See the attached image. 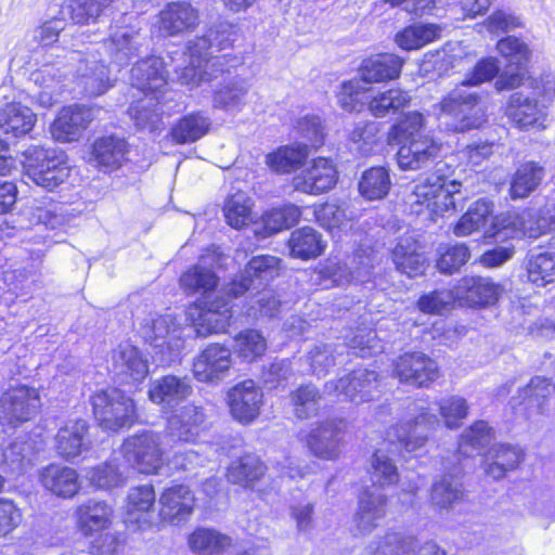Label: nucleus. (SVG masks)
I'll list each match as a JSON object with an SVG mask.
<instances>
[{"label": "nucleus", "instance_id": "nucleus-18", "mask_svg": "<svg viewBox=\"0 0 555 555\" xmlns=\"http://www.w3.org/2000/svg\"><path fill=\"white\" fill-rule=\"evenodd\" d=\"M442 145L431 135H420L403 142L397 153L398 166L402 170H420L436 163Z\"/></svg>", "mask_w": 555, "mask_h": 555}, {"label": "nucleus", "instance_id": "nucleus-64", "mask_svg": "<svg viewBox=\"0 0 555 555\" xmlns=\"http://www.w3.org/2000/svg\"><path fill=\"white\" fill-rule=\"evenodd\" d=\"M60 156V152L53 149H46L41 145H30L23 152V166L25 175L28 179L33 177L34 171H39L48 165L55 162Z\"/></svg>", "mask_w": 555, "mask_h": 555}, {"label": "nucleus", "instance_id": "nucleus-55", "mask_svg": "<svg viewBox=\"0 0 555 555\" xmlns=\"http://www.w3.org/2000/svg\"><path fill=\"white\" fill-rule=\"evenodd\" d=\"M253 203L244 192L232 194L223 207L224 217L230 227L241 229L253 220Z\"/></svg>", "mask_w": 555, "mask_h": 555}, {"label": "nucleus", "instance_id": "nucleus-36", "mask_svg": "<svg viewBox=\"0 0 555 555\" xmlns=\"http://www.w3.org/2000/svg\"><path fill=\"white\" fill-rule=\"evenodd\" d=\"M238 35L234 27L229 22L219 21L208 28L206 34L190 41L188 51L195 54L197 49L207 55L208 50L217 49L218 51L230 48L237 39Z\"/></svg>", "mask_w": 555, "mask_h": 555}, {"label": "nucleus", "instance_id": "nucleus-34", "mask_svg": "<svg viewBox=\"0 0 555 555\" xmlns=\"http://www.w3.org/2000/svg\"><path fill=\"white\" fill-rule=\"evenodd\" d=\"M403 60L395 54H378L363 61L361 80L367 83L383 82L399 77Z\"/></svg>", "mask_w": 555, "mask_h": 555}, {"label": "nucleus", "instance_id": "nucleus-1", "mask_svg": "<svg viewBox=\"0 0 555 555\" xmlns=\"http://www.w3.org/2000/svg\"><path fill=\"white\" fill-rule=\"evenodd\" d=\"M205 418L203 406L186 404L167 418L164 434L144 431L127 438L122 444L124 456L138 472L156 474L164 463V439L171 446L192 443L198 438Z\"/></svg>", "mask_w": 555, "mask_h": 555}, {"label": "nucleus", "instance_id": "nucleus-2", "mask_svg": "<svg viewBox=\"0 0 555 555\" xmlns=\"http://www.w3.org/2000/svg\"><path fill=\"white\" fill-rule=\"evenodd\" d=\"M530 94L516 91L507 100L505 115L519 130H544L547 128L548 107L555 100V78L542 75L530 78Z\"/></svg>", "mask_w": 555, "mask_h": 555}, {"label": "nucleus", "instance_id": "nucleus-17", "mask_svg": "<svg viewBox=\"0 0 555 555\" xmlns=\"http://www.w3.org/2000/svg\"><path fill=\"white\" fill-rule=\"evenodd\" d=\"M393 373L400 382L418 387L427 386L439 375L437 363L421 351H409L399 357Z\"/></svg>", "mask_w": 555, "mask_h": 555}, {"label": "nucleus", "instance_id": "nucleus-56", "mask_svg": "<svg viewBox=\"0 0 555 555\" xmlns=\"http://www.w3.org/2000/svg\"><path fill=\"white\" fill-rule=\"evenodd\" d=\"M415 539L400 532H387L369 545V555H405L414 550Z\"/></svg>", "mask_w": 555, "mask_h": 555}, {"label": "nucleus", "instance_id": "nucleus-53", "mask_svg": "<svg viewBox=\"0 0 555 555\" xmlns=\"http://www.w3.org/2000/svg\"><path fill=\"white\" fill-rule=\"evenodd\" d=\"M297 418L307 420L318 414L322 396L312 384L301 385L289 395Z\"/></svg>", "mask_w": 555, "mask_h": 555}, {"label": "nucleus", "instance_id": "nucleus-39", "mask_svg": "<svg viewBox=\"0 0 555 555\" xmlns=\"http://www.w3.org/2000/svg\"><path fill=\"white\" fill-rule=\"evenodd\" d=\"M113 511L103 501L89 500L76 509L77 524L85 534L106 529Z\"/></svg>", "mask_w": 555, "mask_h": 555}, {"label": "nucleus", "instance_id": "nucleus-47", "mask_svg": "<svg viewBox=\"0 0 555 555\" xmlns=\"http://www.w3.org/2000/svg\"><path fill=\"white\" fill-rule=\"evenodd\" d=\"M264 470L266 467L259 456L245 454L230 464L227 477L232 483L249 486L260 479Z\"/></svg>", "mask_w": 555, "mask_h": 555}, {"label": "nucleus", "instance_id": "nucleus-24", "mask_svg": "<svg viewBox=\"0 0 555 555\" xmlns=\"http://www.w3.org/2000/svg\"><path fill=\"white\" fill-rule=\"evenodd\" d=\"M233 364L231 349H203L193 361V374L202 383H219Z\"/></svg>", "mask_w": 555, "mask_h": 555}, {"label": "nucleus", "instance_id": "nucleus-20", "mask_svg": "<svg viewBox=\"0 0 555 555\" xmlns=\"http://www.w3.org/2000/svg\"><path fill=\"white\" fill-rule=\"evenodd\" d=\"M344 420L332 418L317 423L305 441L313 455L323 460H334L339 453V436L345 430Z\"/></svg>", "mask_w": 555, "mask_h": 555}, {"label": "nucleus", "instance_id": "nucleus-61", "mask_svg": "<svg viewBox=\"0 0 555 555\" xmlns=\"http://www.w3.org/2000/svg\"><path fill=\"white\" fill-rule=\"evenodd\" d=\"M379 139V124L376 121H359L350 132V141L362 155L370 154Z\"/></svg>", "mask_w": 555, "mask_h": 555}, {"label": "nucleus", "instance_id": "nucleus-9", "mask_svg": "<svg viewBox=\"0 0 555 555\" xmlns=\"http://www.w3.org/2000/svg\"><path fill=\"white\" fill-rule=\"evenodd\" d=\"M40 406L36 388L26 385L11 387L0 398V425L14 428L33 418Z\"/></svg>", "mask_w": 555, "mask_h": 555}, {"label": "nucleus", "instance_id": "nucleus-14", "mask_svg": "<svg viewBox=\"0 0 555 555\" xmlns=\"http://www.w3.org/2000/svg\"><path fill=\"white\" fill-rule=\"evenodd\" d=\"M156 494L152 485L133 487L127 495L125 524L131 530L145 531L156 525Z\"/></svg>", "mask_w": 555, "mask_h": 555}, {"label": "nucleus", "instance_id": "nucleus-13", "mask_svg": "<svg viewBox=\"0 0 555 555\" xmlns=\"http://www.w3.org/2000/svg\"><path fill=\"white\" fill-rule=\"evenodd\" d=\"M185 314L196 333L206 336L224 331L232 318V310L229 300L217 297L214 301L197 300Z\"/></svg>", "mask_w": 555, "mask_h": 555}, {"label": "nucleus", "instance_id": "nucleus-30", "mask_svg": "<svg viewBox=\"0 0 555 555\" xmlns=\"http://www.w3.org/2000/svg\"><path fill=\"white\" fill-rule=\"evenodd\" d=\"M39 478L44 489L64 499L73 498L80 488L77 472L59 464L42 468Z\"/></svg>", "mask_w": 555, "mask_h": 555}, {"label": "nucleus", "instance_id": "nucleus-62", "mask_svg": "<svg viewBox=\"0 0 555 555\" xmlns=\"http://www.w3.org/2000/svg\"><path fill=\"white\" fill-rule=\"evenodd\" d=\"M89 483L96 489H109L124 482L122 474L113 462H106L89 468L85 475Z\"/></svg>", "mask_w": 555, "mask_h": 555}, {"label": "nucleus", "instance_id": "nucleus-44", "mask_svg": "<svg viewBox=\"0 0 555 555\" xmlns=\"http://www.w3.org/2000/svg\"><path fill=\"white\" fill-rule=\"evenodd\" d=\"M300 217L301 211L299 207L295 205H285L280 208H274L262 216L261 228L260 224H256L254 232L257 235L267 237L283 229L295 225Z\"/></svg>", "mask_w": 555, "mask_h": 555}, {"label": "nucleus", "instance_id": "nucleus-50", "mask_svg": "<svg viewBox=\"0 0 555 555\" xmlns=\"http://www.w3.org/2000/svg\"><path fill=\"white\" fill-rule=\"evenodd\" d=\"M391 185L388 169L382 166L366 169L359 181V192L370 201L384 198Z\"/></svg>", "mask_w": 555, "mask_h": 555}, {"label": "nucleus", "instance_id": "nucleus-19", "mask_svg": "<svg viewBox=\"0 0 555 555\" xmlns=\"http://www.w3.org/2000/svg\"><path fill=\"white\" fill-rule=\"evenodd\" d=\"M94 117L93 109L86 106L63 107L51 125V134L63 143L78 141Z\"/></svg>", "mask_w": 555, "mask_h": 555}, {"label": "nucleus", "instance_id": "nucleus-29", "mask_svg": "<svg viewBox=\"0 0 555 555\" xmlns=\"http://www.w3.org/2000/svg\"><path fill=\"white\" fill-rule=\"evenodd\" d=\"M502 292L503 288L500 284L481 276H466L456 286L457 299L476 306L494 304Z\"/></svg>", "mask_w": 555, "mask_h": 555}, {"label": "nucleus", "instance_id": "nucleus-48", "mask_svg": "<svg viewBox=\"0 0 555 555\" xmlns=\"http://www.w3.org/2000/svg\"><path fill=\"white\" fill-rule=\"evenodd\" d=\"M441 27L436 24H414L396 35L397 44L406 51L417 50L440 38Z\"/></svg>", "mask_w": 555, "mask_h": 555}, {"label": "nucleus", "instance_id": "nucleus-25", "mask_svg": "<svg viewBox=\"0 0 555 555\" xmlns=\"http://www.w3.org/2000/svg\"><path fill=\"white\" fill-rule=\"evenodd\" d=\"M131 83L146 95L153 94L158 100V93L167 86L163 60L150 56L137 62L131 68Z\"/></svg>", "mask_w": 555, "mask_h": 555}, {"label": "nucleus", "instance_id": "nucleus-52", "mask_svg": "<svg viewBox=\"0 0 555 555\" xmlns=\"http://www.w3.org/2000/svg\"><path fill=\"white\" fill-rule=\"evenodd\" d=\"M114 0H67L63 14L75 24L95 23L103 10Z\"/></svg>", "mask_w": 555, "mask_h": 555}, {"label": "nucleus", "instance_id": "nucleus-16", "mask_svg": "<svg viewBox=\"0 0 555 555\" xmlns=\"http://www.w3.org/2000/svg\"><path fill=\"white\" fill-rule=\"evenodd\" d=\"M189 53L192 59L190 65L182 68L178 76L179 82L189 89L209 83L219 78L223 73L230 70L228 55L206 59V55L198 49L195 54H192L190 51ZM235 65H231V67Z\"/></svg>", "mask_w": 555, "mask_h": 555}, {"label": "nucleus", "instance_id": "nucleus-58", "mask_svg": "<svg viewBox=\"0 0 555 555\" xmlns=\"http://www.w3.org/2000/svg\"><path fill=\"white\" fill-rule=\"evenodd\" d=\"M554 391V385L550 378L534 376L521 390V396L530 406H534L538 413L544 414L548 408V400Z\"/></svg>", "mask_w": 555, "mask_h": 555}, {"label": "nucleus", "instance_id": "nucleus-31", "mask_svg": "<svg viewBox=\"0 0 555 555\" xmlns=\"http://www.w3.org/2000/svg\"><path fill=\"white\" fill-rule=\"evenodd\" d=\"M87 434L88 424L83 420L69 422L60 428L55 436L59 455L70 461L87 451L90 446Z\"/></svg>", "mask_w": 555, "mask_h": 555}, {"label": "nucleus", "instance_id": "nucleus-32", "mask_svg": "<svg viewBox=\"0 0 555 555\" xmlns=\"http://www.w3.org/2000/svg\"><path fill=\"white\" fill-rule=\"evenodd\" d=\"M392 257L397 269L410 278L423 274L428 266L425 255L420 251V245L412 235L399 238Z\"/></svg>", "mask_w": 555, "mask_h": 555}, {"label": "nucleus", "instance_id": "nucleus-12", "mask_svg": "<svg viewBox=\"0 0 555 555\" xmlns=\"http://www.w3.org/2000/svg\"><path fill=\"white\" fill-rule=\"evenodd\" d=\"M142 40L140 29L125 15L111 25L103 47L113 62L125 65L140 53Z\"/></svg>", "mask_w": 555, "mask_h": 555}, {"label": "nucleus", "instance_id": "nucleus-26", "mask_svg": "<svg viewBox=\"0 0 555 555\" xmlns=\"http://www.w3.org/2000/svg\"><path fill=\"white\" fill-rule=\"evenodd\" d=\"M387 501V496L377 489L363 490L354 516L356 530L360 534H369L378 526V521L386 516Z\"/></svg>", "mask_w": 555, "mask_h": 555}, {"label": "nucleus", "instance_id": "nucleus-42", "mask_svg": "<svg viewBox=\"0 0 555 555\" xmlns=\"http://www.w3.org/2000/svg\"><path fill=\"white\" fill-rule=\"evenodd\" d=\"M211 121L208 116L197 112L180 118L171 128L170 135L177 144H188L199 140L210 129Z\"/></svg>", "mask_w": 555, "mask_h": 555}, {"label": "nucleus", "instance_id": "nucleus-27", "mask_svg": "<svg viewBox=\"0 0 555 555\" xmlns=\"http://www.w3.org/2000/svg\"><path fill=\"white\" fill-rule=\"evenodd\" d=\"M75 82L79 92L89 96L101 95L112 87L108 68L93 56L78 62Z\"/></svg>", "mask_w": 555, "mask_h": 555}, {"label": "nucleus", "instance_id": "nucleus-57", "mask_svg": "<svg viewBox=\"0 0 555 555\" xmlns=\"http://www.w3.org/2000/svg\"><path fill=\"white\" fill-rule=\"evenodd\" d=\"M192 551L212 554L223 551L231 544V539L212 529L199 528L189 537Z\"/></svg>", "mask_w": 555, "mask_h": 555}, {"label": "nucleus", "instance_id": "nucleus-51", "mask_svg": "<svg viewBox=\"0 0 555 555\" xmlns=\"http://www.w3.org/2000/svg\"><path fill=\"white\" fill-rule=\"evenodd\" d=\"M492 214V203L480 198L472 204L454 227L456 236H467L479 231Z\"/></svg>", "mask_w": 555, "mask_h": 555}, {"label": "nucleus", "instance_id": "nucleus-33", "mask_svg": "<svg viewBox=\"0 0 555 555\" xmlns=\"http://www.w3.org/2000/svg\"><path fill=\"white\" fill-rule=\"evenodd\" d=\"M522 457L521 450L516 447L494 444L485 455V473L495 480L502 479L508 472L517 468Z\"/></svg>", "mask_w": 555, "mask_h": 555}, {"label": "nucleus", "instance_id": "nucleus-5", "mask_svg": "<svg viewBox=\"0 0 555 555\" xmlns=\"http://www.w3.org/2000/svg\"><path fill=\"white\" fill-rule=\"evenodd\" d=\"M91 403L99 426L106 431L117 433L137 422L133 399L118 388L98 391L92 396Z\"/></svg>", "mask_w": 555, "mask_h": 555}, {"label": "nucleus", "instance_id": "nucleus-3", "mask_svg": "<svg viewBox=\"0 0 555 555\" xmlns=\"http://www.w3.org/2000/svg\"><path fill=\"white\" fill-rule=\"evenodd\" d=\"M448 169L446 163H436L435 171L415 184L408 203L416 214L422 212L424 207L436 217L455 210L454 196L460 192L461 183L448 180L444 173Z\"/></svg>", "mask_w": 555, "mask_h": 555}, {"label": "nucleus", "instance_id": "nucleus-49", "mask_svg": "<svg viewBox=\"0 0 555 555\" xmlns=\"http://www.w3.org/2000/svg\"><path fill=\"white\" fill-rule=\"evenodd\" d=\"M308 154L307 144L282 146L267 155V165L275 172L287 173L300 166Z\"/></svg>", "mask_w": 555, "mask_h": 555}, {"label": "nucleus", "instance_id": "nucleus-40", "mask_svg": "<svg viewBox=\"0 0 555 555\" xmlns=\"http://www.w3.org/2000/svg\"><path fill=\"white\" fill-rule=\"evenodd\" d=\"M288 246L293 257L308 260L320 256L326 243L317 230L304 227L292 232Z\"/></svg>", "mask_w": 555, "mask_h": 555}, {"label": "nucleus", "instance_id": "nucleus-22", "mask_svg": "<svg viewBox=\"0 0 555 555\" xmlns=\"http://www.w3.org/2000/svg\"><path fill=\"white\" fill-rule=\"evenodd\" d=\"M158 516L165 522L180 525L186 521L194 511L195 498L189 487L175 485L166 488L159 496Z\"/></svg>", "mask_w": 555, "mask_h": 555}, {"label": "nucleus", "instance_id": "nucleus-8", "mask_svg": "<svg viewBox=\"0 0 555 555\" xmlns=\"http://www.w3.org/2000/svg\"><path fill=\"white\" fill-rule=\"evenodd\" d=\"M327 395L336 396L339 400L350 401L356 404L371 401L379 396L380 385L378 374L367 369H358L325 384Z\"/></svg>", "mask_w": 555, "mask_h": 555}, {"label": "nucleus", "instance_id": "nucleus-37", "mask_svg": "<svg viewBox=\"0 0 555 555\" xmlns=\"http://www.w3.org/2000/svg\"><path fill=\"white\" fill-rule=\"evenodd\" d=\"M126 153L127 143L124 139L114 135L103 137L93 144L91 162L100 169L113 170L121 166Z\"/></svg>", "mask_w": 555, "mask_h": 555}, {"label": "nucleus", "instance_id": "nucleus-43", "mask_svg": "<svg viewBox=\"0 0 555 555\" xmlns=\"http://www.w3.org/2000/svg\"><path fill=\"white\" fill-rule=\"evenodd\" d=\"M219 278L208 267L202 262L194 264L185 271L180 278V286L188 294H201L202 299L216 289Z\"/></svg>", "mask_w": 555, "mask_h": 555}, {"label": "nucleus", "instance_id": "nucleus-23", "mask_svg": "<svg viewBox=\"0 0 555 555\" xmlns=\"http://www.w3.org/2000/svg\"><path fill=\"white\" fill-rule=\"evenodd\" d=\"M158 24L168 36L193 31L199 24V13L189 2H170L159 12Z\"/></svg>", "mask_w": 555, "mask_h": 555}, {"label": "nucleus", "instance_id": "nucleus-6", "mask_svg": "<svg viewBox=\"0 0 555 555\" xmlns=\"http://www.w3.org/2000/svg\"><path fill=\"white\" fill-rule=\"evenodd\" d=\"M405 420L390 427L386 437L397 441L405 451L414 452L425 446L429 434L439 425V418L430 413L424 402H414L408 409Z\"/></svg>", "mask_w": 555, "mask_h": 555}, {"label": "nucleus", "instance_id": "nucleus-63", "mask_svg": "<svg viewBox=\"0 0 555 555\" xmlns=\"http://www.w3.org/2000/svg\"><path fill=\"white\" fill-rule=\"evenodd\" d=\"M551 231H555V203L543 206L534 219L521 222L520 232L531 238H537Z\"/></svg>", "mask_w": 555, "mask_h": 555}, {"label": "nucleus", "instance_id": "nucleus-45", "mask_svg": "<svg viewBox=\"0 0 555 555\" xmlns=\"http://www.w3.org/2000/svg\"><path fill=\"white\" fill-rule=\"evenodd\" d=\"M464 498L462 483L452 475H444L437 480L430 492V501L435 508L448 512Z\"/></svg>", "mask_w": 555, "mask_h": 555}, {"label": "nucleus", "instance_id": "nucleus-54", "mask_svg": "<svg viewBox=\"0 0 555 555\" xmlns=\"http://www.w3.org/2000/svg\"><path fill=\"white\" fill-rule=\"evenodd\" d=\"M69 172L70 167L67 165L66 156L63 152H60L55 162L48 163L39 171H34L29 180L42 189L52 191L69 177Z\"/></svg>", "mask_w": 555, "mask_h": 555}, {"label": "nucleus", "instance_id": "nucleus-35", "mask_svg": "<svg viewBox=\"0 0 555 555\" xmlns=\"http://www.w3.org/2000/svg\"><path fill=\"white\" fill-rule=\"evenodd\" d=\"M250 83L247 79L241 77L233 78L215 91L212 107L231 114H237L247 104Z\"/></svg>", "mask_w": 555, "mask_h": 555}, {"label": "nucleus", "instance_id": "nucleus-28", "mask_svg": "<svg viewBox=\"0 0 555 555\" xmlns=\"http://www.w3.org/2000/svg\"><path fill=\"white\" fill-rule=\"evenodd\" d=\"M37 122V115L21 102H10L0 107V130L7 138L18 139L28 134Z\"/></svg>", "mask_w": 555, "mask_h": 555}, {"label": "nucleus", "instance_id": "nucleus-38", "mask_svg": "<svg viewBox=\"0 0 555 555\" xmlns=\"http://www.w3.org/2000/svg\"><path fill=\"white\" fill-rule=\"evenodd\" d=\"M544 168L535 162L529 160L520 164L509 182V196L512 199L528 197L534 192L544 179Z\"/></svg>", "mask_w": 555, "mask_h": 555}, {"label": "nucleus", "instance_id": "nucleus-11", "mask_svg": "<svg viewBox=\"0 0 555 555\" xmlns=\"http://www.w3.org/2000/svg\"><path fill=\"white\" fill-rule=\"evenodd\" d=\"M227 404L232 418L241 425L253 424L261 414L264 395L254 380L235 384L227 391Z\"/></svg>", "mask_w": 555, "mask_h": 555}, {"label": "nucleus", "instance_id": "nucleus-41", "mask_svg": "<svg viewBox=\"0 0 555 555\" xmlns=\"http://www.w3.org/2000/svg\"><path fill=\"white\" fill-rule=\"evenodd\" d=\"M528 279L537 286H545L555 281V236L544 251L532 255L527 264Z\"/></svg>", "mask_w": 555, "mask_h": 555}, {"label": "nucleus", "instance_id": "nucleus-7", "mask_svg": "<svg viewBox=\"0 0 555 555\" xmlns=\"http://www.w3.org/2000/svg\"><path fill=\"white\" fill-rule=\"evenodd\" d=\"M498 53L505 60L506 69L494 82L496 91L514 90L529 81L528 66L533 57V51L522 39L506 36L496 42Z\"/></svg>", "mask_w": 555, "mask_h": 555}, {"label": "nucleus", "instance_id": "nucleus-60", "mask_svg": "<svg viewBox=\"0 0 555 555\" xmlns=\"http://www.w3.org/2000/svg\"><path fill=\"white\" fill-rule=\"evenodd\" d=\"M492 439V429L483 421L474 423L461 436L459 451L463 455L470 456L473 451L483 449Z\"/></svg>", "mask_w": 555, "mask_h": 555}, {"label": "nucleus", "instance_id": "nucleus-10", "mask_svg": "<svg viewBox=\"0 0 555 555\" xmlns=\"http://www.w3.org/2000/svg\"><path fill=\"white\" fill-rule=\"evenodd\" d=\"M281 271V259L272 255L253 257L244 271L227 286V292L233 297H240L247 292L259 293Z\"/></svg>", "mask_w": 555, "mask_h": 555}, {"label": "nucleus", "instance_id": "nucleus-46", "mask_svg": "<svg viewBox=\"0 0 555 555\" xmlns=\"http://www.w3.org/2000/svg\"><path fill=\"white\" fill-rule=\"evenodd\" d=\"M411 99L408 91L391 88L374 95L369 102V111L373 116L383 118L399 113L410 104Z\"/></svg>", "mask_w": 555, "mask_h": 555}, {"label": "nucleus", "instance_id": "nucleus-21", "mask_svg": "<svg viewBox=\"0 0 555 555\" xmlns=\"http://www.w3.org/2000/svg\"><path fill=\"white\" fill-rule=\"evenodd\" d=\"M193 392L191 380L188 377L166 375L150 384L149 399L160 405L166 412L173 411Z\"/></svg>", "mask_w": 555, "mask_h": 555}, {"label": "nucleus", "instance_id": "nucleus-59", "mask_svg": "<svg viewBox=\"0 0 555 555\" xmlns=\"http://www.w3.org/2000/svg\"><path fill=\"white\" fill-rule=\"evenodd\" d=\"M370 474L373 485L380 488L391 486L399 479L397 466L383 450H377L373 454Z\"/></svg>", "mask_w": 555, "mask_h": 555}, {"label": "nucleus", "instance_id": "nucleus-4", "mask_svg": "<svg viewBox=\"0 0 555 555\" xmlns=\"http://www.w3.org/2000/svg\"><path fill=\"white\" fill-rule=\"evenodd\" d=\"M433 112L448 131L465 132L479 128L486 122V112L480 105V96L456 88L433 107Z\"/></svg>", "mask_w": 555, "mask_h": 555}, {"label": "nucleus", "instance_id": "nucleus-15", "mask_svg": "<svg viewBox=\"0 0 555 555\" xmlns=\"http://www.w3.org/2000/svg\"><path fill=\"white\" fill-rule=\"evenodd\" d=\"M338 180L334 163L325 157L312 159L293 178V186L301 193L319 195L332 190Z\"/></svg>", "mask_w": 555, "mask_h": 555}]
</instances>
